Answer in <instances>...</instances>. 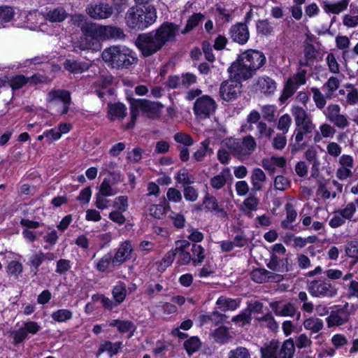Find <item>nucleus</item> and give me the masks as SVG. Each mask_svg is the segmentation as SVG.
Wrapping results in <instances>:
<instances>
[{
    "instance_id": "1",
    "label": "nucleus",
    "mask_w": 358,
    "mask_h": 358,
    "mask_svg": "<svg viewBox=\"0 0 358 358\" xmlns=\"http://www.w3.org/2000/svg\"><path fill=\"white\" fill-rule=\"evenodd\" d=\"M266 62L264 55L258 50H248L239 55L228 69L231 76L236 78L248 80L255 71L261 68Z\"/></svg>"
},
{
    "instance_id": "41",
    "label": "nucleus",
    "mask_w": 358,
    "mask_h": 358,
    "mask_svg": "<svg viewBox=\"0 0 358 358\" xmlns=\"http://www.w3.org/2000/svg\"><path fill=\"white\" fill-rule=\"evenodd\" d=\"M176 180L182 184L184 187L190 185L195 182V177L188 170L182 169L180 170L175 176Z\"/></svg>"
},
{
    "instance_id": "7",
    "label": "nucleus",
    "mask_w": 358,
    "mask_h": 358,
    "mask_svg": "<svg viewBox=\"0 0 358 358\" xmlns=\"http://www.w3.org/2000/svg\"><path fill=\"white\" fill-rule=\"evenodd\" d=\"M135 44L144 57H150L163 48L154 31L140 34Z\"/></svg>"
},
{
    "instance_id": "24",
    "label": "nucleus",
    "mask_w": 358,
    "mask_h": 358,
    "mask_svg": "<svg viewBox=\"0 0 358 358\" xmlns=\"http://www.w3.org/2000/svg\"><path fill=\"white\" fill-rule=\"evenodd\" d=\"M83 34L90 36L94 41L97 43L102 41L103 30L102 26L94 23H87L81 27Z\"/></svg>"
},
{
    "instance_id": "23",
    "label": "nucleus",
    "mask_w": 358,
    "mask_h": 358,
    "mask_svg": "<svg viewBox=\"0 0 358 358\" xmlns=\"http://www.w3.org/2000/svg\"><path fill=\"white\" fill-rule=\"evenodd\" d=\"M189 245L190 243L187 241H180L177 243L175 248L176 256L178 257V263L180 265H187L192 261V255L186 250Z\"/></svg>"
},
{
    "instance_id": "17",
    "label": "nucleus",
    "mask_w": 358,
    "mask_h": 358,
    "mask_svg": "<svg viewBox=\"0 0 358 358\" xmlns=\"http://www.w3.org/2000/svg\"><path fill=\"white\" fill-rule=\"evenodd\" d=\"M229 34L233 41L241 45L245 44L250 38L248 27L243 22L232 25L229 29Z\"/></svg>"
},
{
    "instance_id": "26",
    "label": "nucleus",
    "mask_w": 358,
    "mask_h": 358,
    "mask_svg": "<svg viewBox=\"0 0 358 358\" xmlns=\"http://www.w3.org/2000/svg\"><path fill=\"white\" fill-rule=\"evenodd\" d=\"M257 87L264 94H271L276 90L275 82L268 76H262L258 78Z\"/></svg>"
},
{
    "instance_id": "57",
    "label": "nucleus",
    "mask_w": 358,
    "mask_h": 358,
    "mask_svg": "<svg viewBox=\"0 0 358 358\" xmlns=\"http://www.w3.org/2000/svg\"><path fill=\"white\" fill-rule=\"evenodd\" d=\"M167 210L164 204H152L149 208V214L156 219H162Z\"/></svg>"
},
{
    "instance_id": "16",
    "label": "nucleus",
    "mask_w": 358,
    "mask_h": 358,
    "mask_svg": "<svg viewBox=\"0 0 358 358\" xmlns=\"http://www.w3.org/2000/svg\"><path fill=\"white\" fill-rule=\"evenodd\" d=\"M251 279L257 283L266 282H278L283 280L280 274L268 271L264 268H256L250 273Z\"/></svg>"
},
{
    "instance_id": "4",
    "label": "nucleus",
    "mask_w": 358,
    "mask_h": 358,
    "mask_svg": "<svg viewBox=\"0 0 358 358\" xmlns=\"http://www.w3.org/2000/svg\"><path fill=\"white\" fill-rule=\"evenodd\" d=\"M222 144L234 157L241 160L248 159L257 148L256 140L251 135L241 138H228L222 141Z\"/></svg>"
},
{
    "instance_id": "30",
    "label": "nucleus",
    "mask_w": 358,
    "mask_h": 358,
    "mask_svg": "<svg viewBox=\"0 0 358 358\" xmlns=\"http://www.w3.org/2000/svg\"><path fill=\"white\" fill-rule=\"evenodd\" d=\"M109 325L116 327L119 332L122 334L129 332V337L134 335L136 329L135 324L129 320H113L110 322Z\"/></svg>"
},
{
    "instance_id": "44",
    "label": "nucleus",
    "mask_w": 358,
    "mask_h": 358,
    "mask_svg": "<svg viewBox=\"0 0 358 358\" xmlns=\"http://www.w3.org/2000/svg\"><path fill=\"white\" fill-rule=\"evenodd\" d=\"M275 131L264 122H259L257 124V137L258 139L266 138L271 139Z\"/></svg>"
},
{
    "instance_id": "45",
    "label": "nucleus",
    "mask_w": 358,
    "mask_h": 358,
    "mask_svg": "<svg viewBox=\"0 0 358 358\" xmlns=\"http://www.w3.org/2000/svg\"><path fill=\"white\" fill-rule=\"evenodd\" d=\"M117 181L113 180L112 183L108 179H104L100 185L99 193L107 196H113L116 195L119 192L113 186Z\"/></svg>"
},
{
    "instance_id": "62",
    "label": "nucleus",
    "mask_w": 358,
    "mask_h": 358,
    "mask_svg": "<svg viewBox=\"0 0 358 358\" xmlns=\"http://www.w3.org/2000/svg\"><path fill=\"white\" fill-rule=\"evenodd\" d=\"M285 134L278 133L272 139V147L274 150H282L287 144V138Z\"/></svg>"
},
{
    "instance_id": "64",
    "label": "nucleus",
    "mask_w": 358,
    "mask_h": 358,
    "mask_svg": "<svg viewBox=\"0 0 358 358\" xmlns=\"http://www.w3.org/2000/svg\"><path fill=\"white\" fill-rule=\"evenodd\" d=\"M29 80V78H26L24 76L19 75L12 78L8 81V84L13 90H16L22 87L25 84L27 83Z\"/></svg>"
},
{
    "instance_id": "42",
    "label": "nucleus",
    "mask_w": 358,
    "mask_h": 358,
    "mask_svg": "<svg viewBox=\"0 0 358 358\" xmlns=\"http://www.w3.org/2000/svg\"><path fill=\"white\" fill-rule=\"evenodd\" d=\"M98 45V43L94 41L90 36L83 34L77 42L75 43L74 48L80 50L95 48Z\"/></svg>"
},
{
    "instance_id": "61",
    "label": "nucleus",
    "mask_w": 358,
    "mask_h": 358,
    "mask_svg": "<svg viewBox=\"0 0 358 358\" xmlns=\"http://www.w3.org/2000/svg\"><path fill=\"white\" fill-rule=\"evenodd\" d=\"M175 257H176V250L175 249L171 250V251L168 252L164 255L162 260L159 263L158 270L161 271H164L167 267H169L172 264Z\"/></svg>"
},
{
    "instance_id": "43",
    "label": "nucleus",
    "mask_w": 358,
    "mask_h": 358,
    "mask_svg": "<svg viewBox=\"0 0 358 358\" xmlns=\"http://www.w3.org/2000/svg\"><path fill=\"white\" fill-rule=\"evenodd\" d=\"M210 140L206 139L201 143V148L193 154V159L196 162H202L208 153H212L213 150L209 147Z\"/></svg>"
},
{
    "instance_id": "54",
    "label": "nucleus",
    "mask_w": 358,
    "mask_h": 358,
    "mask_svg": "<svg viewBox=\"0 0 358 358\" xmlns=\"http://www.w3.org/2000/svg\"><path fill=\"white\" fill-rule=\"evenodd\" d=\"M192 252L193 264L194 265L201 264L205 258L203 248H202L200 245L194 243L192 246Z\"/></svg>"
},
{
    "instance_id": "48",
    "label": "nucleus",
    "mask_w": 358,
    "mask_h": 358,
    "mask_svg": "<svg viewBox=\"0 0 358 358\" xmlns=\"http://www.w3.org/2000/svg\"><path fill=\"white\" fill-rule=\"evenodd\" d=\"M258 34L263 36L271 35L273 31V26L268 20H259L256 24Z\"/></svg>"
},
{
    "instance_id": "56",
    "label": "nucleus",
    "mask_w": 358,
    "mask_h": 358,
    "mask_svg": "<svg viewBox=\"0 0 358 358\" xmlns=\"http://www.w3.org/2000/svg\"><path fill=\"white\" fill-rule=\"evenodd\" d=\"M113 257L110 254H106L96 264V268L101 272H106L113 264Z\"/></svg>"
},
{
    "instance_id": "10",
    "label": "nucleus",
    "mask_w": 358,
    "mask_h": 358,
    "mask_svg": "<svg viewBox=\"0 0 358 358\" xmlns=\"http://www.w3.org/2000/svg\"><path fill=\"white\" fill-rule=\"evenodd\" d=\"M217 108L215 100L210 96L203 95L199 97L194 104L195 115L200 119H206L213 114Z\"/></svg>"
},
{
    "instance_id": "13",
    "label": "nucleus",
    "mask_w": 358,
    "mask_h": 358,
    "mask_svg": "<svg viewBox=\"0 0 358 358\" xmlns=\"http://www.w3.org/2000/svg\"><path fill=\"white\" fill-rule=\"evenodd\" d=\"M154 32L164 47L166 44L176 41L179 32V27L172 22H165Z\"/></svg>"
},
{
    "instance_id": "40",
    "label": "nucleus",
    "mask_w": 358,
    "mask_h": 358,
    "mask_svg": "<svg viewBox=\"0 0 358 358\" xmlns=\"http://www.w3.org/2000/svg\"><path fill=\"white\" fill-rule=\"evenodd\" d=\"M285 262H287L286 259H280L275 255H272L266 266L273 271L284 272L287 271Z\"/></svg>"
},
{
    "instance_id": "29",
    "label": "nucleus",
    "mask_w": 358,
    "mask_h": 358,
    "mask_svg": "<svg viewBox=\"0 0 358 358\" xmlns=\"http://www.w3.org/2000/svg\"><path fill=\"white\" fill-rule=\"evenodd\" d=\"M266 180V176L261 169H254L250 177L252 190L255 192L261 190Z\"/></svg>"
},
{
    "instance_id": "55",
    "label": "nucleus",
    "mask_w": 358,
    "mask_h": 358,
    "mask_svg": "<svg viewBox=\"0 0 358 358\" xmlns=\"http://www.w3.org/2000/svg\"><path fill=\"white\" fill-rule=\"evenodd\" d=\"M340 86V80L334 76H331L324 84L323 88L327 90V97H331V94L336 92Z\"/></svg>"
},
{
    "instance_id": "3",
    "label": "nucleus",
    "mask_w": 358,
    "mask_h": 358,
    "mask_svg": "<svg viewBox=\"0 0 358 358\" xmlns=\"http://www.w3.org/2000/svg\"><path fill=\"white\" fill-rule=\"evenodd\" d=\"M157 19V11L154 6H149L144 10L134 6L128 9L124 20L127 25L135 30H143L152 24Z\"/></svg>"
},
{
    "instance_id": "34",
    "label": "nucleus",
    "mask_w": 358,
    "mask_h": 358,
    "mask_svg": "<svg viewBox=\"0 0 358 358\" xmlns=\"http://www.w3.org/2000/svg\"><path fill=\"white\" fill-rule=\"evenodd\" d=\"M102 41L108 39H121L124 34L120 28L113 26H102Z\"/></svg>"
},
{
    "instance_id": "49",
    "label": "nucleus",
    "mask_w": 358,
    "mask_h": 358,
    "mask_svg": "<svg viewBox=\"0 0 358 358\" xmlns=\"http://www.w3.org/2000/svg\"><path fill=\"white\" fill-rule=\"evenodd\" d=\"M201 345V342L196 336H192L184 343V348L189 355L198 351Z\"/></svg>"
},
{
    "instance_id": "53",
    "label": "nucleus",
    "mask_w": 358,
    "mask_h": 358,
    "mask_svg": "<svg viewBox=\"0 0 358 358\" xmlns=\"http://www.w3.org/2000/svg\"><path fill=\"white\" fill-rule=\"evenodd\" d=\"M228 358H252V355L249 349L238 346L229 352Z\"/></svg>"
},
{
    "instance_id": "28",
    "label": "nucleus",
    "mask_w": 358,
    "mask_h": 358,
    "mask_svg": "<svg viewBox=\"0 0 358 358\" xmlns=\"http://www.w3.org/2000/svg\"><path fill=\"white\" fill-rule=\"evenodd\" d=\"M349 2L350 0H341L337 2L325 1L324 2V10L326 13L338 15L347 9Z\"/></svg>"
},
{
    "instance_id": "39",
    "label": "nucleus",
    "mask_w": 358,
    "mask_h": 358,
    "mask_svg": "<svg viewBox=\"0 0 358 358\" xmlns=\"http://www.w3.org/2000/svg\"><path fill=\"white\" fill-rule=\"evenodd\" d=\"M122 343L120 341L116 343L105 341L100 345L98 354L99 355L103 352H108L110 354V356L112 357L117 354L119 350L122 348Z\"/></svg>"
},
{
    "instance_id": "37",
    "label": "nucleus",
    "mask_w": 358,
    "mask_h": 358,
    "mask_svg": "<svg viewBox=\"0 0 358 358\" xmlns=\"http://www.w3.org/2000/svg\"><path fill=\"white\" fill-rule=\"evenodd\" d=\"M67 15L66 11L63 8L59 7L48 11L44 17L52 22H61L67 17Z\"/></svg>"
},
{
    "instance_id": "2",
    "label": "nucleus",
    "mask_w": 358,
    "mask_h": 358,
    "mask_svg": "<svg viewBox=\"0 0 358 358\" xmlns=\"http://www.w3.org/2000/svg\"><path fill=\"white\" fill-rule=\"evenodd\" d=\"M101 56L108 66L117 69H128L137 62L135 52L126 46H110L102 52Z\"/></svg>"
},
{
    "instance_id": "32",
    "label": "nucleus",
    "mask_w": 358,
    "mask_h": 358,
    "mask_svg": "<svg viewBox=\"0 0 358 358\" xmlns=\"http://www.w3.org/2000/svg\"><path fill=\"white\" fill-rule=\"evenodd\" d=\"M108 114L110 119L114 121L116 119H123L127 114V108L120 103L108 104Z\"/></svg>"
},
{
    "instance_id": "19",
    "label": "nucleus",
    "mask_w": 358,
    "mask_h": 358,
    "mask_svg": "<svg viewBox=\"0 0 358 358\" xmlns=\"http://www.w3.org/2000/svg\"><path fill=\"white\" fill-rule=\"evenodd\" d=\"M87 14L96 20L106 19L113 13V8L108 3L92 5L87 8Z\"/></svg>"
},
{
    "instance_id": "35",
    "label": "nucleus",
    "mask_w": 358,
    "mask_h": 358,
    "mask_svg": "<svg viewBox=\"0 0 358 358\" xmlns=\"http://www.w3.org/2000/svg\"><path fill=\"white\" fill-rule=\"evenodd\" d=\"M239 303V300L225 296L219 297L216 302L218 308L222 311L234 310L238 307Z\"/></svg>"
},
{
    "instance_id": "36",
    "label": "nucleus",
    "mask_w": 358,
    "mask_h": 358,
    "mask_svg": "<svg viewBox=\"0 0 358 358\" xmlns=\"http://www.w3.org/2000/svg\"><path fill=\"white\" fill-rule=\"evenodd\" d=\"M211 336L216 343L224 344L230 341L231 336L226 327H220L211 333Z\"/></svg>"
},
{
    "instance_id": "27",
    "label": "nucleus",
    "mask_w": 358,
    "mask_h": 358,
    "mask_svg": "<svg viewBox=\"0 0 358 358\" xmlns=\"http://www.w3.org/2000/svg\"><path fill=\"white\" fill-rule=\"evenodd\" d=\"M64 69L68 71L78 74L88 70L90 65L85 62H80L74 59H67L64 64Z\"/></svg>"
},
{
    "instance_id": "59",
    "label": "nucleus",
    "mask_w": 358,
    "mask_h": 358,
    "mask_svg": "<svg viewBox=\"0 0 358 358\" xmlns=\"http://www.w3.org/2000/svg\"><path fill=\"white\" fill-rule=\"evenodd\" d=\"M73 313L67 309H60L52 313V318L58 322H64L72 317Z\"/></svg>"
},
{
    "instance_id": "38",
    "label": "nucleus",
    "mask_w": 358,
    "mask_h": 358,
    "mask_svg": "<svg viewBox=\"0 0 358 358\" xmlns=\"http://www.w3.org/2000/svg\"><path fill=\"white\" fill-rule=\"evenodd\" d=\"M259 200L255 196H250L245 199L241 206V210L247 215L251 216L252 213L257 209Z\"/></svg>"
},
{
    "instance_id": "8",
    "label": "nucleus",
    "mask_w": 358,
    "mask_h": 358,
    "mask_svg": "<svg viewBox=\"0 0 358 358\" xmlns=\"http://www.w3.org/2000/svg\"><path fill=\"white\" fill-rule=\"evenodd\" d=\"M309 293L315 297L333 298L337 294V289L331 283L322 280L311 281L308 285Z\"/></svg>"
},
{
    "instance_id": "20",
    "label": "nucleus",
    "mask_w": 358,
    "mask_h": 358,
    "mask_svg": "<svg viewBox=\"0 0 358 358\" xmlns=\"http://www.w3.org/2000/svg\"><path fill=\"white\" fill-rule=\"evenodd\" d=\"M40 329V326L36 322H24L23 326L14 333L15 343H20L27 338L29 334H35Z\"/></svg>"
},
{
    "instance_id": "5",
    "label": "nucleus",
    "mask_w": 358,
    "mask_h": 358,
    "mask_svg": "<svg viewBox=\"0 0 358 358\" xmlns=\"http://www.w3.org/2000/svg\"><path fill=\"white\" fill-rule=\"evenodd\" d=\"M294 352L295 344L292 338L285 341L282 345L272 340L260 348L261 358H293Z\"/></svg>"
},
{
    "instance_id": "18",
    "label": "nucleus",
    "mask_w": 358,
    "mask_h": 358,
    "mask_svg": "<svg viewBox=\"0 0 358 358\" xmlns=\"http://www.w3.org/2000/svg\"><path fill=\"white\" fill-rule=\"evenodd\" d=\"M232 175L229 167H225L217 175L209 179V185L215 191L221 190L232 180Z\"/></svg>"
},
{
    "instance_id": "6",
    "label": "nucleus",
    "mask_w": 358,
    "mask_h": 358,
    "mask_svg": "<svg viewBox=\"0 0 358 358\" xmlns=\"http://www.w3.org/2000/svg\"><path fill=\"white\" fill-rule=\"evenodd\" d=\"M48 107L61 115L66 114L71 102V94L65 90H52L47 95Z\"/></svg>"
},
{
    "instance_id": "46",
    "label": "nucleus",
    "mask_w": 358,
    "mask_h": 358,
    "mask_svg": "<svg viewBox=\"0 0 358 358\" xmlns=\"http://www.w3.org/2000/svg\"><path fill=\"white\" fill-rule=\"evenodd\" d=\"M117 166V164L115 162L111 161V162H105L101 167V173L102 174L108 173L113 176V180L120 181L121 176L119 172L115 171Z\"/></svg>"
},
{
    "instance_id": "50",
    "label": "nucleus",
    "mask_w": 358,
    "mask_h": 358,
    "mask_svg": "<svg viewBox=\"0 0 358 358\" xmlns=\"http://www.w3.org/2000/svg\"><path fill=\"white\" fill-rule=\"evenodd\" d=\"M256 320L262 326H265L271 331H275L278 328V323L275 320L271 313H267L261 317H257Z\"/></svg>"
},
{
    "instance_id": "31",
    "label": "nucleus",
    "mask_w": 358,
    "mask_h": 358,
    "mask_svg": "<svg viewBox=\"0 0 358 358\" xmlns=\"http://www.w3.org/2000/svg\"><path fill=\"white\" fill-rule=\"evenodd\" d=\"M285 210L286 212V218L282 221L281 226L283 229H292V223L296 219L297 212L293 204L290 202H287L285 205Z\"/></svg>"
},
{
    "instance_id": "21",
    "label": "nucleus",
    "mask_w": 358,
    "mask_h": 358,
    "mask_svg": "<svg viewBox=\"0 0 358 358\" xmlns=\"http://www.w3.org/2000/svg\"><path fill=\"white\" fill-rule=\"evenodd\" d=\"M270 307L275 315L280 317H293L296 312L295 306L291 303L274 301L270 303Z\"/></svg>"
},
{
    "instance_id": "25",
    "label": "nucleus",
    "mask_w": 358,
    "mask_h": 358,
    "mask_svg": "<svg viewBox=\"0 0 358 358\" xmlns=\"http://www.w3.org/2000/svg\"><path fill=\"white\" fill-rule=\"evenodd\" d=\"M203 203L208 210L214 211L218 214V215L223 217L227 216V211L219 204L217 199L214 196H206L203 199Z\"/></svg>"
},
{
    "instance_id": "14",
    "label": "nucleus",
    "mask_w": 358,
    "mask_h": 358,
    "mask_svg": "<svg viewBox=\"0 0 358 358\" xmlns=\"http://www.w3.org/2000/svg\"><path fill=\"white\" fill-rule=\"evenodd\" d=\"M324 115L328 120L340 129H345L349 126V122L345 115L341 113V107L338 104H329Z\"/></svg>"
},
{
    "instance_id": "12",
    "label": "nucleus",
    "mask_w": 358,
    "mask_h": 358,
    "mask_svg": "<svg viewBox=\"0 0 358 358\" xmlns=\"http://www.w3.org/2000/svg\"><path fill=\"white\" fill-rule=\"evenodd\" d=\"M348 303L343 306H336L330 313V315L326 318V322L329 328L336 326H341L349 321L350 313L349 311Z\"/></svg>"
},
{
    "instance_id": "22",
    "label": "nucleus",
    "mask_w": 358,
    "mask_h": 358,
    "mask_svg": "<svg viewBox=\"0 0 358 358\" xmlns=\"http://www.w3.org/2000/svg\"><path fill=\"white\" fill-rule=\"evenodd\" d=\"M133 246L129 241L123 242L117 249L113 259V264H121L131 258Z\"/></svg>"
},
{
    "instance_id": "9",
    "label": "nucleus",
    "mask_w": 358,
    "mask_h": 358,
    "mask_svg": "<svg viewBox=\"0 0 358 358\" xmlns=\"http://www.w3.org/2000/svg\"><path fill=\"white\" fill-rule=\"evenodd\" d=\"M242 80L230 76V79L222 82L219 92L221 98L227 101L236 99L241 93Z\"/></svg>"
},
{
    "instance_id": "51",
    "label": "nucleus",
    "mask_w": 358,
    "mask_h": 358,
    "mask_svg": "<svg viewBox=\"0 0 358 358\" xmlns=\"http://www.w3.org/2000/svg\"><path fill=\"white\" fill-rule=\"evenodd\" d=\"M113 296L117 303H121L125 299L127 295V289L125 285L120 282L113 288Z\"/></svg>"
},
{
    "instance_id": "15",
    "label": "nucleus",
    "mask_w": 358,
    "mask_h": 358,
    "mask_svg": "<svg viewBox=\"0 0 358 358\" xmlns=\"http://www.w3.org/2000/svg\"><path fill=\"white\" fill-rule=\"evenodd\" d=\"M137 106L140 108V110L150 119L158 118L164 108V106L159 102L146 99L137 100Z\"/></svg>"
},
{
    "instance_id": "63",
    "label": "nucleus",
    "mask_w": 358,
    "mask_h": 358,
    "mask_svg": "<svg viewBox=\"0 0 358 358\" xmlns=\"http://www.w3.org/2000/svg\"><path fill=\"white\" fill-rule=\"evenodd\" d=\"M311 91L313 94V99L316 107L319 109L324 108L327 103L324 96L322 94L319 89L316 87H313Z\"/></svg>"
},
{
    "instance_id": "52",
    "label": "nucleus",
    "mask_w": 358,
    "mask_h": 358,
    "mask_svg": "<svg viewBox=\"0 0 358 358\" xmlns=\"http://www.w3.org/2000/svg\"><path fill=\"white\" fill-rule=\"evenodd\" d=\"M204 19V15L201 13L193 14L187 20L185 29L182 31V34H186L194 27H196L200 22Z\"/></svg>"
},
{
    "instance_id": "47",
    "label": "nucleus",
    "mask_w": 358,
    "mask_h": 358,
    "mask_svg": "<svg viewBox=\"0 0 358 358\" xmlns=\"http://www.w3.org/2000/svg\"><path fill=\"white\" fill-rule=\"evenodd\" d=\"M345 252L348 257L352 259L355 263L358 262V241L352 240L348 242L345 247Z\"/></svg>"
},
{
    "instance_id": "60",
    "label": "nucleus",
    "mask_w": 358,
    "mask_h": 358,
    "mask_svg": "<svg viewBox=\"0 0 358 358\" xmlns=\"http://www.w3.org/2000/svg\"><path fill=\"white\" fill-rule=\"evenodd\" d=\"M276 106L274 105H265L262 107V113L264 119L269 122L275 120Z\"/></svg>"
},
{
    "instance_id": "11",
    "label": "nucleus",
    "mask_w": 358,
    "mask_h": 358,
    "mask_svg": "<svg viewBox=\"0 0 358 358\" xmlns=\"http://www.w3.org/2000/svg\"><path fill=\"white\" fill-rule=\"evenodd\" d=\"M291 113L294 118L296 127L302 129L303 131L313 132L315 129L310 114L302 107L295 105L291 108Z\"/></svg>"
},
{
    "instance_id": "33",
    "label": "nucleus",
    "mask_w": 358,
    "mask_h": 358,
    "mask_svg": "<svg viewBox=\"0 0 358 358\" xmlns=\"http://www.w3.org/2000/svg\"><path fill=\"white\" fill-rule=\"evenodd\" d=\"M304 329L310 331L311 334H317L324 328L323 321L316 317H310L303 322Z\"/></svg>"
},
{
    "instance_id": "58",
    "label": "nucleus",
    "mask_w": 358,
    "mask_h": 358,
    "mask_svg": "<svg viewBox=\"0 0 358 358\" xmlns=\"http://www.w3.org/2000/svg\"><path fill=\"white\" fill-rule=\"evenodd\" d=\"M292 122V118L289 115L284 114L278 119L277 128L282 134H287L289 131Z\"/></svg>"
}]
</instances>
